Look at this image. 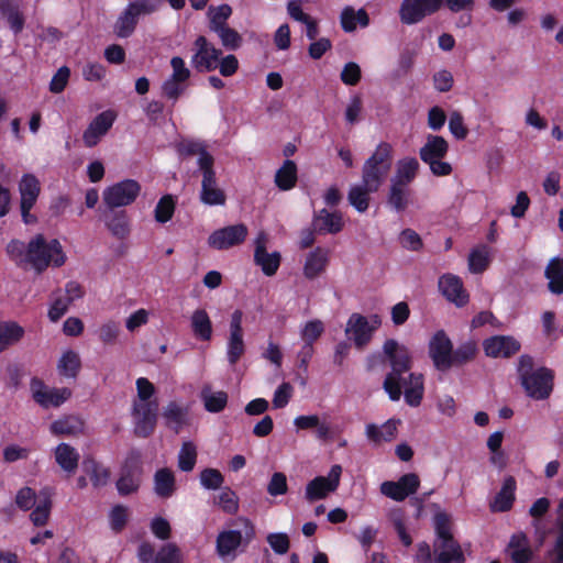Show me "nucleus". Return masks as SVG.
<instances>
[{"label": "nucleus", "mask_w": 563, "mask_h": 563, "mask_svg": "<svg viewBox=\"0 0 563 563\" xmlns=\"http://www.w3.org/2000/svg\"><path fill=\"white\" fill-rule=\"evenodd\" d=\"M419 169V163L413 157H406L397 163V168L390 183H397L398 185L409 186L416 178Z\"/></svg>", "instance_id": "e433bc0d"}, {"label": "nucleus", "mask_w": 563, "mask_h": 563, "mask_svg": "<svg viewBox=\"0 0 563 563\" xmlns=\"http://www.w3.org/2000/svg\"><path fill=\"white\" fill-rule=\"evenodd\" d=\"M518 373L528 396L534 399H545L553 387V374L545 367L533 369V358L521 355L518 362Z\"/></svg>", "instance_id": "f03ea898"}, {"label": "nucleus", "mask_w": 563, "mask_h": 563, "mask_svg": "<svg viewBox=\"0 0 563 563\" xmlns=\"http://www.w3.org/2000/svg\"><path fill=\"white\" fill-rule=\"evenodd\" d=\"M345 332L360 350L371 341L374 333L373 328H369L368 319L358 313H353L350 317Z\"/></svg>", "instance_id": "b1692460"}, {"label": "nucleus", "mask_w": 563, "mask_h": 563, "mask_svg": "<svg viewBox=\"0 0 563 563\" xmlns=\"http://www.w3.org/2000/svg\"><path fill=\"white\" fill-rule=\"evenodd\" d=\"M521 344L510 335H494L483 342V349L488 357L508 358L520 351Z\"/></svg>", "instance_id": "4be33fe9"}, {"label": "nucleus", "mask_w": 563, "mask_h": 563, "mask_svg": "<svg viewBox=\"0 0 563 563\" xmlns=\"http://www.w3.org/2000/svg\"><path fill=\"white\" fill-rule=\"evenodd\" d=\"M443 0H402L399 18L404 24H417L440 10Z\"/></svg>", "instance_id": "9d476101"}, {"label": "nucleus", "mask_w": 563, "mask_h": 563, "mask_svg": "<svg viewBox=\"0 0 563 563\" xmlns=\"http://www.w3.org/2000/svg\"><path fill=\"white\" fill-rule=\"evenodd\" d=\"M544 276L549 280L548 289L555 295L563 294V258L550 260L545 267Z\"/></svg>", "instance_id": "f704fd0d"}, {"label": "nucleus", "mask_w": 563, "mask_h": 563, "mask_svg": "<svg viewBox=\"0 0 563 563\" xmlns=\"http://www.w3.org/2000/svg\"><path fill=\"white\" fill-rule=\"evenodd\" d=\"M401 388H405V400L409 406L420 405L423 396V376L421 374L410 373L408 378L401 377Z\"/></svg>", "instance_id": "2f4dec72"}, {"label": "nucleus", "mask_w": 563, "mask_h": 563, "mask_svg": "<svg viewBox=\"0 0 563 563\" xmlns=\"http://www.w3.org/2000/svg\"><path fill=\"white\" fill-rule=\"evenodd\" d=\"M173 73L162 85L163 95L176 101L186 90V81L190 78L191 71L186 67L185 62L179 56L170 59Z\"/></svg>", "instance_id": "f8f14e48"}, {"label": "nucleus", "mask_w": 563, "mask_h": 563, "mask_svg": "<svg viewBox=\"0 0 563 563\" xmlns=\"http://www.w3.org/2000/svg\"><path fill=\"white\" fill-rule=\"evenodd\" d=\"M196 53L191 58L192 66L198 71H212L217 68L222 51L211 44L206 36L200 35L195 41Z\"/></svg>", "instance_id": "4468645a"}, {"label": "nucleus", "mask_w": 563, "mask_h": 563, "mask_svg": "<svg viewBox=\"0 0 563 563\" xmlns=\"http://www.w3.org/2000/svg\"><path fill=\"white\" fill-rule=\"evenodd\" d=\"M439 288L442 295L457 307H463L468 302V295L463 288L462 280L454 275H443L439 279Z\"/></svg>", "instance_id": "393cba45"}, {"label": "nucleus", "mask_w": 563, "mask_h": 563, "mask_svg": "<svg viewBox=\"0 0 563 563\" xmlns=\"http://www.w3.org/2000/svg\"><path fill=\"white\" fill-rule=\"evenodd\" d=\"M506 553L514 563H528L531 560L532 551L527 536L522 532L515 533L510 538Z\"/></svg>", "instance_id": "cd10ccee"}, {"label": "nucleus", "mask_w": 563, "mask_h": 563, "mask_svg": "<svg viewBox=\"0 0 563 563\" xmlns=\"http://www.w3.org/2000/svg\"><path fill=\"white\" fill-rule=\"evenodd\" d=\"M154 490L162 498L170 497L175 492V476L168 468H161L154 476Z\"/></svg>", "instance_id": "49530a36"}, {"label": "nucleus", "mask_w": 563, "mask_h": 563, "mask_svg": "<svg viewBox=\"0 0 563 563\" xmlns=\"http://www.w3.org/2000/svg\"><path fill=\"white\" fill-rule=\"evenodd\" d=\"M245 526V536L239 530L222 531L217 537V553L222 560H233L236 549L243 543L249 542L254 537V527L247 519H241Z\"/></svg>", "instance_id": "1a4fd4ad"}, {"label": "nucleus", "mask_w": 563, "mask_h": 563, "mask_svg": "<svg viewBox=\"0 0 563 563\" xmlns=\"http://www.w3.org/2000/svg\"><path fill=\"white\" fill-rule=\"evenodd\" d=\"M66 255L58 240L47 242L43 234H36L27 243V265L36 273H43L51 264L59 267Z\"/></svg>", "instance_id": "7ed1b4c3"}, {"label": "nucleus", "mask_w": 563, "mask_h": 563, "mask_svg": "<svg viewBox=\"0 0 563 563\" xmlns=\"http://www.w3.org/2000/svg\"><path fill=\"white\" fill-rule=\"evenodd\" d=\"M224 478L216 468H205L200 473V483L207 489H218L222 486Z\"/></svg>", "instance_id": "680f3d73"}, {"label": "nucleus", "mask_w": 563, "mask_h": 563, "mask_svg": "<svg viewBox=\"0 0 563 563\" xmlns=\"http://www.w3.org/2000/svg\"><path fill=\"white\" fill-rule=\"evenodd\" d=\"M203 163L200 200L208 206H223L227 201V195L224 190L218 187L213 165H210V159Z\"/></svg>", "instance_id": "ddd939ff"}, {"label": "nucleus", "mask_w": 563, "mask_h": 563, "mask_svg": "<svg viewBox=\"0 0 563 563\" xmlns=\"http://www.w3.org/2000/svg\"><path fill=\"white\" fill-rule=\"evenodd\" d=\"M142 456L137 450H131L121 465L115 483L119 495L129 496L139 490L142 483Z\"/></svg>", "instance_id": "0eeeda50"}, {"label": "nucleus", "mask_w": 563, "mask_h": 563, "mask_svg": "<svg viewBox=\"0 0 563 563\" xmlns=\"http://www.w3.org/2000/svg\"><path fill=\"white\" fill-rule=\"evenodd\" d=\"M115 115L112 111L99 113L88 125L82 134L84 143L87 147H93L99 140L107 134L114 122Z\"/></svg>", "instance_id": "5701e85b"}, {"label": "nucleus", "mask_w": 563, "mask_h": 563, "mask_svg": "<svg viewBox=\"0 0 563 563\" xmlns=\"http://www.w3.org/2000/svg\"><path fill=\"white\" fill-rule=\"evenodd\" d=\"M197 461L196 445L188 441L184 442L178 454V467L183 472H190L194 470Z\"/></svg>", "instance_id": "864d4df0"}, {"label": "nucleus", "mask_w": 563, "mask_h": 563, "mask_svg": "<svg viewBox=\"0 0 563 563\" xmlns=\"http://www.w3.org/2000/svg\"><path fill=\"white\" fill-rule=\"evenodd\" d=\"M141 191V185L134 179H125L108 187L102 195L108 209L125 207L135 201Z\"/></svg>", "instance_id": "6e6552de"}, {"label": "nucleus", "mask_w": 563, "mask_h": 563, "mask_svg": "<svg viewBox=\"0 0 563 563\" xmlns=\"http://www.w3.org/2000/svg\"><path fill=\"white\" fill-rule=\"evenodd\" d=\"M477 352V346L475 342L468 341L461 344L455 351L452 352V357L450 360L451 367L461 366L470 361H472Z\"/></svg>", "instance_id": "5fc2aeb1"}, {"label": "nucleus", "mask_w": 563, "mask_h": 563, "mask_svg": "<svg viewBox=\"0 0 563 563\" xmlns=\"http://www.w3.org/2000/svg\"><path fill=\"white\" fill-rule=\"evenodd\" d=\"M154 563H183L180 549L175 543H166L156 553Z\"/></svg>", "instance_id": "4d7b16f0"}, {"label": "nucleus", "mask_w": 563, "mask_h": 563, "mask_svg": "<svg viewBox=\"0 0 563 563\" xmlns=\"http://www.w3.org/2000/svg\"><path fill=\"white\" fill-rule=\"evenodd\" d=\"M242 319H243V312L241 310H235L231 314L230 335H229V340H228V352H227L228 361L231 365L236 364L238 361L245 353Z\"/></svg>", "instance_id": "aec40b11"}, {"label": "nucleus", "mask_w": 563, "mask_h": 563, "mask_svg": "<svg viewBox=\"0 0 563 563\" xmlns=\"http://www.w3.org/2000/svg\"><path fill=\"white\" fill-rule=\"evenodd\" d=\"M165 426L178 433L183 427L189 424L188 407L177 402L169 401L162 411Z\"/></svg>", "instance_id": "a878e982"}, {"label": "nucleus", "mask_w": 563, "mask_h": 563, "mask_svg": "<svg viewBox=\"0 0 563 563\" xmlns=\"http://www.w3.org/2000/svg\"><path fill=\"white\" fill-rule=\"evenodd\" d=\"M81 369V358L79 354L73 350L64 352L57 362V372L62 377L67 379H76Z\"/></svg>", "instance_id": "72a5a7b5"}, {"label": "nucleus", "mask_w": 563, "mask_h": 563, "mask_svg": "<svg viewBox=\"0 0 563 563\" xmlns=\"http://www.w3.org/2000/svg\"><path fill=\"white\" fill-rule=\"evenodd\" d=\"M488 255L485 250H474L468 256V266L475 274L483 273L488 266Z\"/></svg>", "instance_id": "e2e57ef3"}, {"label": "nucleus", "mask_w": 563, "mask_h": 563, "mask_svg": "<svg viewBox=\"0 0 563 563\" xmlns=\"http://www.w3.org/2000/svg\"><path fill=\"white\" fill-rule=\"evenodd\" d=\"M288 490L287 477L282 472H276L272 475L271 481L267 485V493L271 496L284 495Z\"/></svg>", "instance_id": "69168bd1"}, {"label": "nucleus", "mask_w": 563, "mask_h": 563, "mask_svg": "<svg viewBox=\"0 0 563 563\" xmlns=\"http://www.w3.org/2000/svg\"><path fill=\"white\" fill-rule=\"evenodd\" d=\"M19 191L21 203L35 205L41 192L38 179L32 174L24 175L19 183Z\"/></svg>", "instance_id": "79ce46f5"}, {"label": "nucleus", "mask_w": 563, "mask_h": 563, "mask_svg": "<svg viewBox=\"0 0 563 563\" xmlns=\"http://www.w3.org/2000/svg\"><path fill=\"white\" fill-rule=\"evenodd\" d=\"M213 32L219 36L224 48L229 51H236L242 46L243 37L236 30L230 27L229 25L218 29V31Z\"/></svg>", "instance_id": "603ef678"}, {"label": "nucleus", "mask_w": 563, "mask_h": 563, "mask_svg": "<svg viewBox=\"0 0 563 563\" xmlns=\"http://www.w3.org/2000/svg\"><path fill=\"white\" fill-rule=\"evenodd\" d=\"M158 402L153 401L133 402L132 413L135 417L134 433L139 438L150 437L157 423Z\"/></svg>", "instance_id": "9b49d317"}, {"label": "nucleus", "mask_w": 563, "mask_h": 563, "mask_svg": "<svg viewBox=\"0 0 563 563\" xmlns=\"http://www.w3.org/2000/svg\"><path fill=\"white\" fill-rule=\"evenodd\" d=\"M453 344L443 330L438 331L429 343V355L438 371L446 372L451 368Z\"/></svg>", "instance_id": "a211bd4d"}, {"label": "nucleus", "mask_w": 563, "mask_h": 563, "mask_svg": "<svg viewBox=\"0 0 563 563\" xmlns=\"http://www.w3.org/2000/svg\"><path fill=\"white\" fill-rule=\"evenodd\" d=\"M7 253L18 265H27V244L12 240L7 245Z\"/></svg>", "instance_id": "bf43d9fd"}, {"label": "nucleus", "mask_w": 563, "mask_h": 563, "mask_svg": "<svg viewBox=\"0 0 563 563\" xmlns=\"http://www.w3.org/2000/svg\"><path fill=\"white\" fill-rule=\"evenodd\" d=\"M232 14V8L229 4H221L219 7H209V30L218 31V29L224 27L228 24V20Z\"/></svg>", "instance_id": "3c124183"}, {"label": "nucleus", "mask_w": 563, "mask_h": 563, "mask_svg": "<svg viewBox=\"0 0 563 563\" xmlns=\"http://www.w3.org/2000/svg\"><path fill=\"white\" fill-rule=\"evenodd\" d=\"M434 529L437 541L434 542V563H464L465 558L461 545L451 533L450 516L444 511L434 515Z\"/></svg>", "instance_id": "20e7f679"}, {"label": "nucleus", "mask_w": 563, "mask_h": 563, "mask_svg": "<svg viewBox=\"0 0 563 563\" xmlns=\"http://www.w3.org/2000/svg\"><path fill=\"white\" fill-rule=\"evenodd\" d=\"M191 329L196 338L209 341L212 336V323L203 309L195 310L191 316Z\"/></svg>", "instance_id": "c03bdc74"}, {"label": "nucleus", "mask_w": 563, "mask_h": 563, "mask_svg": "<svg viewBox=\"0 0 563 563\" xmlns=\"http://www.w3.org/2000/svg\"><path fill=\"white\" fill-rule=\"evenodd\" d=\"M217 504L227 514H235L239 509V498L230 488H224L218 496Z\"/></svg>", "instance_id": "052dcab7"}, {"label": "nucleus", "mask_w": 563, "mask_h": 563, "mask_svg": "<svg viewBox=\"0 0 563 563\" xmlns=\"http://www.w3.org/2000/svg\"><path fill=\"white\" fill-rule=\"evenodd\" d=\"M247 233V227L243 223L229 225L212 232L208 238V244L216 250H228L243 243Z\"/></svg>", "instance_id": "dca6fc26"}, {"label": "nucleus", "mask_w": 563, "mask_h": 563, "mask_svg": "<svg viewBox=\"0 0 563 563\" xmlns=\"http://www.w3.org/2000/svg\"><path fill=\"white\" fill-rule=\"evenodd\" d=\"M393 165V147L382 142L362 167V183L368 190L378 191L385 183Z\"/></svg>", "instance_id": "39448f33"}, {"label": "nucleus", "mask_w": 563, "mask_h": 563, "mask_svg": "<svg viewBox=\"0 0 563 563\" xmlns=\"http://www.w3.org/2000/svg\"><path fill=\"white\" fill-rule=\"evenodd\" d=\"M107 228L118 239H125L130 233L126 211L108 209L103 212Z\"/></svg>", "instance_id": "c85d7f7f"}, {"label": "nucleus", "mask_w": 563, "mask_h": 563, "mask_svg": "<svg viewBox=\"0 0 563 563\" xmlns=\"http://www.w3.org/2000/svg\"><path fill=\"white\" fill-rule=\"evenodd\" d=\"M342 473L341 465H333L327 477L318 476L310 481L306 487V498L309 501L325 498L329 493L336 490Z\"/></svg>", "instance_id": "f3484780"}, {"label": "nucleus", "mask_w": 563, "mask_h": 563, "mask_svg": "<svg viewBox=\"0 0 563 563\" xmlns=\"http://www.w3.org/2000/svg\"><path fill=\"white\" fill-rule=\"evenodd\" d=\"M24 335V329L14 321L0 322V353L18 343Z\"/></svg>", "instance_id": "37998d69"}, {"label": "nucleus", "mask_w": 563, "mask_h": 563, "mask_svg": "<svg viewBox=\"0 0 563 563\" xmlns=\"http://www.w3.org/2000/svg\"><path fill=\"white\" fill-rule=\"evenodd\" d=\"M54 456L59 467L68 475L75 474L78 468L79 453L68 443H59L54 450Z\"/></svg>", "instance_id": "7c9ffc66"}, {"label": "nucleus", "mask_w": 563, "mask_h": 563, "mask_svg": "<svg viewBox=\"0 0 563 563\" xmlns=\"http://www.w3.org/2000/svg\"><path fill=\"white\" fill-rule=\"evenodd\" d=\"M420 486L419 476L416 473H407L397 482L387 481L380 485V493L396 501H402L415 494Z\"/></svg>", "instance_id": "6ab92c4d"}, {"label": "nucleus", "mask_w": 563, "mask_h": 563, "mask_svg": "<svg viewBox=\"0 0 563 563\" xmlns=\"http://www.w3.org/2000/svg\"><path fill=\"white\" fill-rule=\"evenodd\" d=\"M515 489H516V481L512 476H508L500 492L496 495L493 503L490 504V509L493 511H507L511 508L512 503L515 500Z\"/></svg>", "instance_id": "c9c22d12"}, {"label": "nucleus", "mask_w": 563, "mask_h": 563, "mask_svg": "<svg viewBox=\"0 0 563 563\" xmlns=\"http://www.w3.org/2000/svg\"><path fill=\"white\" fill-rule=\"evenodd\" d=\"M410 194L411 190L409 186L398 185L397 183H390L387 202L397 212H402L409 206Z\"/></svg>", "instance_id": "ea45409f"}, {"label": "nucleus", "mask_w": 563, "mask_h": 563, "mask_svg": "<svg viewBox=\"0 0 563 563\" xmlns=\"http://www.w3.org/2000/svg\"><path fill=\"white\" fill-rule=\"evenodd\" d=\"M383 352L387 356L391 372L387 374L383 387L394 401L399 400L401 396V377L411 368V355L408 349L400 345L396 340L388 339L383 345Z\"/></svg>", "instance_id": "f257e3e1"}, {"label": "nucleus", "mask_w": 563, "mask_h": 563, "mask_svg": "<svg viewBox=\"0 0 563 563\" xmlns=\"http://www.w3.org/2000/svg\"><path fill=\"white\" fill-rule=\"evenodd\" d=\"M297 165L294 161L286 159L275 174V185L280 190H290L297 184Z\"/></svg>", "instance_id": "a19ab883"}, {"label": "nucleus", "mask_w": 563, "mask_h": 563, "mask_svg": "<svg viewBox=\"0 0 563 563\" xmlns=\"http://www.w3.org/2000/svg\"><path fill=\"white\" fill-rule=\"evenodd\" d=\"M52 508V501L49 497H45L44 500H42L35 509L30 514V519L36 527H42L46 525L49 518Z\"/></svg>", "instance_id": "13d9d810"}, {"label": "nucleus", "mask_w": 563, "mask_h": 563, "mask_svg": "<svg viewBox=\"0 0 563 563\" xmlns=\"http://www.w3.org/2000/svg\"><path fill=\"white\" fill-rule=\"evenodd\" d=\"M323 330V323L320 320L307 322L301 333L305 344L312 346V343L322 334Z\"/></svg>", "instance_id": "774afa93"}, {"label": "nucleus", "mask_w": 563, "mask_h": 563, "mask_svg": "<svg viewBox=\"0 0 563 563\" xmlns=\"http://www.w3.org/2000/svg\"><path fill=\"white\" fill-rule=\"evenodd\" d=\"M31 390L33 399L43 408L58 407L71 396L69 388H47L45 384L36 377L31 379Z\"/></svg>", "instance_id": "2eb2a0df"}, {"label": "nucleus", "mask_w": 563, "mask_h": 563, "mask_svg": "<svg viewBox=\"0 0 563 563\" xmlns=\"http://www.w3.org/2000/svg\"><path fill=\"white\" fill-rule=\"evenodd\" d=\"M377 192L376 190H368L365 184L361 183L350 188L347 200L352 207L358 212H365L369 206V195Z\"/></svg>", "instance_id": "09e8293b"}, {"label": "nucleus", "mask_w": 563, "mask_h": 563, "mask_svg": "<svg viewBox=\"0 0 563 563\" xmlns=\"http://www.w3.org/2000/svg\"><path fill=\"white\" fill-rule=\"evenodd\" d=\"M312 228L318 233L335 234L343 229L342 214L338 211L329 212L327 209H322L314 216Z\"/></svg>", "instance_id": "bb28decb"}, {"label": "nucleus", "mask_w": 563, "mask_h": 563, "mask_svg": "<svg viewBox=\"0 0 563 563\" xmlns=\"http://www.w3.org/2000/svg\"><path fill=\"white\" fill-rule=\"evenodd\" d=\"M177 152L181 156L190 157L194 155H199L198 166L200 170L202 169V162H207L210 159V165L214 164V158L211 154L207 152V146L203 142L184 139L176 145Z\"/></svg>", "instance_id": "473e14b6"}, {"label": "nucleus", "mask_w": 563, "mask_h": 563, "mask_svg": "<svg viewBox=\"0 0 563 563\" xmlns=\"http://www.w3.org/2000/svg\"><path fill=\"white\" fill-rule=\"evenodd\" d=\"M205 409L209 412H220L228 404V394L225 391H212L209 385L203 386L200 393Z\"/></svg>", "instance_id": "a18cd8bd"}, {"label": "nucleus", "mask_w": 563, "mask_h": 563, "mask_svg": "<svg viewBox=\"0 0 563 563\" xmlns=\"http://www.w3.org/2000/svg\"><path fill=\"white\" fill-rule=\"evenodd\" d=\"M267 242V234L263 231L260 232L255 240L254 262L266 276H273L280 265L282 256L279 252L268 253L266 251Z\"/></svg>", "instance_id": "412c9836"}, {"label": "nucleus", "mask_w": 563, "mask_h": 563, "mask_svg": "<svg viewBox=\"0 0 563 563\" xmlns=\"http://www.w3.org/2000/svg\"><path fill=\"white\" fill-rule=\"evenodd\" d=\"M362 26L368 25L369 18L364 9H360L357 12L353 8L346 7L341 13V25L345 32H353L356 29V23Z\"/></svg>", "instance_id": "8fccbe9b"}, {"label": "nucleus", "mask_w": 563, "mask_h": 563, "mask_svg": "<svg viewBox=\"0 0 563 563\" xmlns=\"http://www.w3.org/2000/svg\"><path fill=\"white\" fill-rule=\"evenodd\" d=\"M82 465L95 487L104 486L108 483L111 475L110 470L103 467L93 457H86Z\"/></svg>", "instance_id": "de8ad7c7"}, {"label": "nucleus", "mask_w": 563, "mask_h": 563, "mask_svg": "<svg viewBox=\"0 0 563 563\" xmlns=\"http://www.w3.org/2000/svg\"><path fill=\"white\" fill-rule=\"evenodd\" d=\"M159 3L161 0H136L129 3L113 25L114 34L121 38L132 35L139 18L155 12Z\"/></svg>", "instance_id": "423d86ee"}, {"label": "nucleus", "mask_w": 563, "mask_h": 563, "mask_svg": "<svg viewBox=\"0 0 563 563\" xmlns=\"http://www.w3.org/2000/svg\"><path fill=\"white\" fill-rule=\"evenodd\" d=\"M400 244L402 247L415 252L420 251L423 247L420 235L411 229H405L400 233Z\"/></svg>", "instance_id": "338daca9"}, {"label": "nucleus", "mask_w": 563, "mask_h": 563, "mask_svg": "<svg viewBox=\"0 0 563 563\" xmlns=\"http://www.w3.org/2000/svg\"><path fill=\"white\" fill-rule=\"evenodd\" d=\"M328 263V251L317 247L307 256L303 274L307 278L313 279L319 276L325 268Z\"/></svg>", "instance_id": "4c0bfd02"}, {"label": "nucleus", "mask_w": 563, "mask_h": 563, "mask_svg": "<svg viewBox=\"0 0 563 563\" xmlns=\"http://www.w3.org/2000/svg\"><path fill=\"white\" fill-rule=\"evenodd\" d=\"M175 200L172 195L163 196L155 208V220L159 223H166L173 218L175 212Z\"/></svg>", "instance_id": "6e6d98bb"}, {"label": "nucleus", "mask_w": 563, "mask_h": 563, "mask_svg": "<svg viewBox=\"0 0 563 563\" xmlns=\"http://www.w3.org/2000/svg\"><path fill=\"white\" fill-rule=\"evenodd\" d=\"M449 151V143L443 136L429 134L424 145L419 151V156L423 163L437 158H444Z\"/></svg>", "instance_id": "c756f323"}, {"label": "nucleus", "mask_w": 563, "mask_h": 563, "mask_svg": "<svg viewBox=\"0 0 563 563\" xmlns=\"http://www.w3.org/2000/svg\"><path fill=\"white\" fill-rule=\"evenodd\" d=\"M449 129L457 140H464L468 134V129L464 124L463 115L459 111L451 113Z\"/></svg>", "instance_id": "0e129e2a"}, {"label": "nucleus", "mask_w": 563, "mask_h": 563, "mask_svg": "<svg viewBox=\"0 0 563 563\" xmlns=\"http://www.w3.org/2000/svg\"><path fill=\"white\" fill-rule=\"evenodd\" d=\"M84 421L77 416H66L51 424L52 433L56 435H77L84 431Z\"/></svg>", "instance_id": "58836bf2"}]
</instances>
